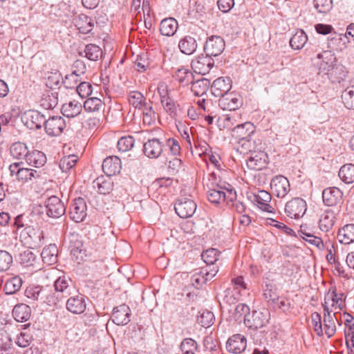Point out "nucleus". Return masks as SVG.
Here are the masks:
<instances>
[{
	"label": "nucleus",
	"instance_id": "obj_1",
	"mask_svg": "<svg viewBox=\"0 0 354 354\" xmlns=\"http://www.w3.org/2000/svg\"><path fill=\"white\" fill-rule=\"evenodd\" d=\"M70 281L71 279L65 276L59 277L55 281V290L52 292L49 290V294L46 300L49 306H57L65 298L71 295Z\"/></svg>",
	"mask_w": 354,
	"mask_h": 354
},
{
	"label": "nucleus",
	"instance_id": "obj_2",
	"mask_svg": "<svg viewBox=\"0 0 354 354\" xmlns=\"http://www.w3.org/2000/svg\"><path fill=\"white\" fill-rule=\"evenodd\" d=\"M270 313L267 309L253 310L252 313L244 319L246 327L252 330H257L265 326L269 322Z\"/></svg>",
	"mask_w": 354,
	"mask_h": 354
},
{
	"label": "nucleus",
	"instance_id": "obj_3",
	"mask_svg": "<svg viewBox=\"0 0 354 354\" xmlns=\"http://www.w3.org/2000/svg\"><path fill=\"white\" fill-rule=\"evenodd\" d=\"M216 187L209 188L207 191V198L212 203L218 204L224 201L226 198V194L223 191V189L227 190L228 194L229 200L232 201L236 198V191L232 188H227L226 187H222L221 185L216 184Z\"/></svg>",
	"mask_w": 354,
	"mask_h": 354
},
{
	"label": "nucleus",
	"instance_id": "obj_4",
	"mask_svg": "<svg viewBox=\"0 0 354 354\" xmlns=\"http://www.w3.org/2000/svg\"><path fill=\"white\" fill-rule=\"evenodd\" d=\"M225 48V41L218 35L208 37L204 45V52L212 57L220 55Z\"/></svg>",
	"mask_w": 354,
	"mask_h": 354
},
{
	"label": "nucleus",
	"instance_id": "obj_5",
	"mask_svg": "<svg viewBox=\"0 0 354 354\" xmlns=\"http://www.w3.org/2000/svg\"><path fill=\"white\" fill-rule=\"evenodd\" d=\"M218 268L217 266H205L203 267L198 272H195L191 278L192 284L196 288H199L207 281L211 280L218 272Z\"/></svg>",
	"mask_w": 354,
	"mask_h": 354
},
{
	"label": "nucleus",
	"instance_id": "obj_6",
	"mask_svg": "<svg viewBox=\"0 0 354 354\" xmlns=\"http://www.w3.org/2000/svg\"><path fill=\"white\" fill-rule=\"evenodd\" d=\"M176 213L183 218L192 217L196 210V204L193 199L182 198L176 201L174 205Z\"/></svg>",
	"mask_w": 354,
	"mask_h": 354
},
{
	"label": "nucleus",
	"instance_id": "obj_7",
	"mask_svg": "<svg viewBox=\"0 0 354 354\" xmlns=\"http://www.w3.org/2000/svg\"><path fill=\"white\" fill-rule=\"evenodd\" d=\"M306 209V203L301 198H295L287 202L285 205V212L286 215L295 219L302 217Z\"/></svg>",
	"mask_w": 354,
	"mask_h": 354
},
{
	"label": "nucleus",
	"instance_id": "obj_8",
	"mask_svg": "<svg viewBox=\"0 0 354 354\" xmlns=\"http://www.w3.org/2000/svg\"><path fill=\"white\" fill-rule=\"evenodd\" d=\"M45 207L48 216L53 218L61 217L66 212L64 203L55 196H52L46 201Z\"/></svg>",
	"mask_w": 354,
	"mask_h": 354
},
{
	"label": "nucleus",
	"instance_id": "obj_9",
	"mask_svg": "<svg viewBox=\"0 0 354 354\" xmlns=\"http://www.w3.org/2000/svg\"><path fill=\"white\" fill-rule=\"evenodd\" d=\"M214 65L212 56L201 54L192 61L191 66L196 73L201 75L208 73Z\"/></svg>",
	"mask_w": 354,
	"mask_h": 354
},
{
	"label": "nucleus",
	"instance_id": "obj_10",
	"mask_svg": "<svg viewBox=\"0 0 354 354\" xmlns=\"http://www.w3.org/2000/svg\"><path fill=\"white\" fill-rule=\"evenodd\" d=\"M268 162L267 153L263 149H257L251 153L250 157L247 160V166L252 170H261L265 168Z\"/></svg>",
	"mask_w": 354,
	"mask_h": 354
},
{
	"label": "nucleus",
	"instance_id": "obj_11",
	"mask_svg": "<svg viewBox=\"0 0 354 354\" xmlns=\"http://www.w3.org/2000/svg\"><path fill=\"white\" fill-rule=\"evenodd\" d=\"M66 122L64 118L59 115L49 117L45 123V131L50 136H59L66 128Z\"/></svg>",
	"mask_w": 354,
	"mask_h": 354
},
{
	"label": "nucleus",
	"instance_id": "obj_12",
	"mask_svg": "<svg viewBox=\"0 0 354 354\" xmlns=\"http://www.w3.org/2000/svg\"><path fill=\"white\" fill-rule=\"evenodd\" d=\"M86 211L87 206L84 199L80 197L75 198L70 207V218L76 223L82 222L87 215Z\"/></svg>",
	"mask_w": 354,
	"mask_h": 354
},
{
	"label": "nucleus",
	"instance_id": "obj_13",
	"mask_svg": "<svg viewBox=\"0 0 354 354\" xmlns=\"http://www.w3.org/2000/svg\"><path fill=\"white\" fill-rule=\"evenodd\" d=\"M270 187L273 194L278 198H283L290 191V183L285 176L278 175L272 179Z\"/></svg>",
	"mask_w": 354,
	"mask_h": 354
},
{
	"label": "nucleus",
	"instance_id": "obj_14",
	"mask_svg": "<svg viewBox=\"0 0 354 354\" xmlns=\"http://www.w3.org/2000/svg\"><path fill=\"white\" fill-rule=\"evenodd\" d=\"M48 294V287L41 286H29L25 290V296L29 299V303L40 301L47 304L46 300Z\"/></svg>",
	"mask_w": 354,
	"mask_h": 354
},
{
	"label": "nucleus",
	"instance_id": "obj_15",
	"mask_svg": "<svg viewBox=\"0 0 354 354\" xmlns=\"http://www.w3.org/2000/svg\"><path fill=\"white\" fill-rule=\"evenodd\" d=\"M324 203L329 207L340 205L343 202V193L337 187H328L322 192Z\"/></svg>",
	"mask_w": 354,
	"mask_h": 354
},
{
	"label": "nucleus",
	"instance_id": "obj_16",
	"mask_svg": "<svg viewBox=\"0 0 354 354\" xmlns=\"http://www.w3.org/2000/svg\"><path fill=\"white\" fill-rule=\"evenodd\" d=\"M240 95L236 93H227L221 96L218 100V106L223 110L234 111L242 105Z\"/></svg>",
	"mask_w": 354,
	"mask_h": 354
},
{
	"label": "nucleus",
	"instance_id": "obj_17",
	"mask_svg": "<svg viewBox=\"0 0 354 354\" xmlns=\"http://www.w3.org/2000/svg\"><path fill=\"white\" fill-rule=\"evenodd\" d=\"M131 309L126 304H121L113 309L111 319L118 326L127 325L130 322Z\"/></svg>",
	"mask_w": 354,
	"mask_h": 354
},
{
	"label": "nucleus",
	"instance_id": "obj_18",
	"mask_svg": "<svg viewBox=\"0 0 354 354\" xmlns=\"http://www.w3.org/2000/svg\"><path fill=\"white\" fill-rule=\"evenodd\" d=\"M232 88V80L229 77L216 79L211 85L212 93L217 97L227 94Z\"/></svg>",
	"mask_w": 354,
	"mask_h": 354
},
{
	"label": "nucleus",
	"instance_id": "obj_19",
	"mask_svg": "<svg viewBox=\"0 0 354 354\" xmlns=\"http://www.w3.org/2000/svg\"><path fill=\"white\" fill-rule=\"evenodd\" d=\"M246 345V338L241 334H235L228 339L226 349L233 354H240L245 350Z\"/></svg>",
	"mask_w": 354,
	"mask_h": 354
},
{
	"label": "nucleus",
	"instance_id": "obj_20",
	"mask_svg": "<svg viewBox=\"0 0 354 354\" xmlns=\"http://www.w3.org/2000/svg\"><path fill=\"white\" fill-rule=\"evenodd\" d=\"M163 147L159 139H149L143 145V152L149 158H158L163 151Z\"/></svg>",
	"mask_w": 354,
	"mask_h": 354
},
{
	"label": "nucleus",
	"instance_id": "obj_21",
	"mask_svg": "<svg viewBox=\"0 0 354 354\" xmlns=\"http://www.w3.org/2000/svg\"><path fill=\"white\" fill-rule=\"evenodd\" d=\"M252 201L257 203L258 207L264 212L272 213L274 208L270 205L272 196L269 192L265 190H258L252 194Z\"/></svg>",
	"mask_w": 354,
	"mask_h": 354
},
{
	"label": "nucleus",
	"instance_id": "obj_22",
	"mask_svg": "<svg viewBox=\"0 0 354 354\" xmlns=\"http://www.w3.org/2000/svg\"><path fill=\"white\" fill-rule=\"evenodd\" d=\"M236 151L240 153H252L257 149H263L261 140L250 138L243 139L237 141Z\"/></svg>",
	"mask_w": 354,
	"mask_h": 354
},
{
	"label": "nucleus",
	"instance_id": "obj_23",
	"mask_svg": "<svg viewBox=\"0 0 354 354\" xmlns=\"http://www.w3.org/2000/svg\"><path fill=\"white\" fill-rule=\"evenodd\" d=\"M255 130V126L252 123L247 122L236 126L233 129L232 136L237 141L250 138L254 134Z\"/></svg>",
	"mask_w": 354,
	"mask_h": 354
},
{
	"label": "nucleus",
	"instance_id": "obj_24",
	"mask_svg": "<svg viewBox=\"0 0 354 354\" xmlns=\"http://www.w3.org/2000/svg\"><path fill=\"white\" fill-rule=\"evenodd\" d=\"M66 309L73 314H81L86 310V304L84 296L78 294L67 299Z\"/></svg>",
	"mask_w": 354,
	"mask_h": 354
},
{
	"label": "nucleus",
	"instance_id": "obj_25",
	"mask_svg": "<svg viewBox=\"0 0 354 354\" xmlns=\"http://www.w3.org/2000/svg\"><path fill=\"white\" fill-rule=\"evenodd\" d=\"M104 173L108 176H111L119 174L122 165L121 160L117 156H109L105 158L102 165Z\"/></svg>",
	"mask_w": 354,
	"mask_h": 354
},
{
	"label": "nucleus",
	"instance_id": "obj_26",
	"mask_svg": "<svg viewBox=\"0 0 354 354\" xmlns=\"http://www.w3.org/2000/svg\"><path fill=\"white\" fill-rule=\"evenodd\" d=\"M317 58L320 59L318 64L319 71L326 73L336 64V57L331 50H324L317 55Z\"/></svg>",
	"mask_w": 354,
	"mask_h": 354
},
{
	"label": "nucleus",
	"instance_id": "obj_27",
	"mask_svg": "<svg viewBox=\"0 0 354 354\" xmlns=\"http://www.w3.org/2000/svg\"><path fill=\"white\" fill-rule=\"evenodd\" d=\"M25 118L30 129H40L43 126L45 127L46 117L38 111L29 110L25 113Z\"/></svg>",
	"mask_w": 354,
	"mask_h": 354
},
{
	"label": "nucleus",
	"instance_id": "obj_28",
	"mask_svg": "<svg viewBox=\"0 0 354 354\" xmlns=\"http://www.w3.org/2000/svg\"><path fill=\"white\" fill-rule=\"evenodd\" d=\"M75 26L82 34H88L91 32L94 27V20L90 17L80 14L73 19Z\"/></svg>",
	"mask_w": 354,
	"mask_h": 354
},
{
	"label": "nucleus",
	"instance_id": "obj_29",
	"mask_svg": "<svg viewBox=\"0 0 354 354\" xmlns=\"http://www.w3.org/2000/svg\"><path fill=\"white\" fill-rule=\"evenodd\" d=\"M346 35L335 32L328 37L327 47L332 52L333 50L342 51L346 48Z\"/></svg>",
	"mask_w": 354,
	"mask_h": 354
},
{
	"label": "nucleus",
	"instance_id": "obj_30",
	"mask_svg": "<svg viewBox=\"0 0 354 354\" xmlns=\"http://www.w3.org/2000/svg\"><path fill=\"white\" fill-rule=\"evenodd\" d=\"M335 218L336 213L333 210H325L320 216L319 220V229L323 232H329L335 224Z\"/></svg>",
	"mask_w": 354,
	"mask_h": 354
},
{
	"label": "nucleus",
	"instance_id": "obj_31",
	"mask_svg": "<svg viewBox=\"0 0 354 354\" xmlns=\"http://www.w3.org/2000/svg\"><path fill=\"white\" fill-rule=\"evenodd\" d=\"M110 177L106 175V176H101L93 182V187L97 189L98 193L107 194L112 191L113 183Z\"/></svg>",
	"mask_w": 354,
	"mask_h": 354
},
{
	"label": "nucleus",
	"instance_id": "obj_32",
	"mask_svg": "<svg viewBox=\"0 0 354 354\" xmlns=\"http://www.w3.org/2000/svg\"><path fill=\"white\" fill-rule=\"evenodd\" d=\"M347 73L348 71L343 65L335 64L326 74L333 83H340L344 80Z\"/></svg>",
	"mask_w": 354,
	"mask_h": 354
},
{
	"label": "nucleus",
	"instance_id": "obj_33",
	"mask_svg": "<svg viewBox=\"0 0 354 354\" xmlns=\"http://www.w3.org/2000/svg\"><path fill=\"white\" fill-rule=\"evenodd\" d=\"M26 162L30 166L39 168L45 165L46 162V156L44 153L38 150H32L29 151Z\"/></svg>",
	"mask_w": 354,
	"mask_h": 354
},
{
	"label": "nucleus",
	"instance_id": "obj_34",
	"mask_svg": "<svg viewBox=\"0 0 354 354\" xmlns=\"http://www.w3.org/2000/svg\"><path fill=\"white\" fill-rule=\"evenodd\" d=\"M12 315L17 322H25L30 317L31 309L29 306L25 304H19L14 307Z\"/></svg>",
	"mask_w": 354,
	"mask_h": 354
},
{
	"label": "nucleus",
	"instance_id": "obj_35",
	"mask_svg": "<svg viewBox=\"0 0 354 354\" xmlns=\"http://www.w3.org/2000/svg\"><path fill=\"white\" fill-rule=\"evenodd\" d=\"M339 241L348 245L354 241V224H347L339 229L337 234Z\"/></svg>",
	"mask_w": 354,
	"mask_h": 354
},
{
	"label": "nucleus",
	"instance_id": "obj_36",
	"mask_svg": "<svg viewBox=\"0 0 354 354\" xmlns=\"http://www.w3.org/2000/svg\"><path fill=\"white\" fill-rule=\"evenodd\" d=\"M178 29V22L174 18H167L160 22V31L162 35L172 36Z\"/></svg>",
	"mask_w": 354,
	"mask_h": 354
},
{
	"label": "nucleus",
	"instance_id": "obj_37",
	"mask_svg": "<svg viewBox=\"0 0 354 354\" xmlns=\"http://www.w3.org/2000/svg\"><path fill=\"white\" fill-rule=\"evenodd\" d=\"M197 43L196 39L191 36H185L180 39L178 47L180 51L185 55H192L197 49Z\"/></svg>",
	"mask_w": 354,
	"mask_h": 354
},
{
	"label": "nucleus",
	"instance_id": "obj_38",
	"mask_svg": "<svg viewBox=\"0 0 354 354\" xmlns=\"http://www.w3.org/2000/svg\"><path fill=\"white\" fill-rule=\"evenodd\" d=\"M21 235H27L35 247L39 246L42 243V239L44 237L42 232L32 226H26L21 232Z\"/></svg>",
	"mask_w": 354,
	"mask_h": 354
},
{
	"label": "nucleus",
	"instance_id": "obj_39",
	"mask_svg": "<svg viewBox=\"0 0 354 354\" xmlns=\"http://www.w3.org/2000/svg\"><path fill=\"white\" fill-rule=\"evenodd\" d=\"M165 112L174 119L178 116V109L180 110V106L177 104L170 96L167 97L160 102Z\"/></svg>",
	"mask_w": 354,
	"mask_h": 354
},
{
	"label": "nucleus",
	"instance_id": "obj_40",
	"mask_svg": "<svg viewBox=\"0 0 354 354\" xmlns=\"http://www.w3.org/2000/svg\"><path fill=\"white\" fill-rule=\"evenodd\" d=\"M57 248L55 244H50L44 248L41 252V256L44 263L53 265L57 261Z\"/></svg>",
	"mask_w": 354,
	"mask_h": 354
},
{
	"label": "nucleus",
	"instance_id": "obj_41",
	"mask_svg": "<svg viewBox=\"0 0 354 354\" xmlns=\"http://www.w3.org/2000/svg\"><path fill=\"white\" fill-rule=\"evenodd\" d=\"M82 110L81 103L77 101H72L65 104L62 107V114L67 118H74L77 116Z\"/></svg>",
	"mask_w": 354,
	"mask_h": 354
},
{
	"label": "nucleus",
	"instance_id": "obj_42",
	"mask_svg": "<svg viewBox=\"0 0 354 354\" xmlns=\"http://www.w3.org/2000/svg\"><path fill=\"white\" fill-rule=\"evenodd\" d=\"M174 77L183 86H187L192 82L194 75L189 69L181 68L176 71Z\"/></svg>",
	"mask_w": 354,
	"mask_h": 354
},
{
	"label": "nucleus",
	"instance_id": "obj_43",
	"mask_svg": "<svg viewBox=\"0 0 354 354\" xmlns=\"http://www.w3.org/2000/svg\"><path fill=\"white\" fill-rule=\"evenodd\" d=\"M190 84H192L191 88L194 95L197 96H202L204 94H206L208 91L210 85V81L206 78H201L196 81H194L193 80Z\"/></svg>",
	"mask_w": 354,
	"mask_h": 354
},
{
	"label": "nucleus",
	"instance_id": "obj_44",
	"mask_svg": "<svg viewBox=\"0 0 354 354\" xmlns=\"http://www.w3.org/2000/svg\"><path fill=\"white\" fill-rule=\"evenodd\" d=\"M28 152L26 145L21 142H16L10 147V155L16 159L24 158L26 160Z\"/></svg>",
	"mask_w": 354,
	"mask_h": 354
},
{
	"label": "nucleus",
	"instance_id": "obj_45",
	"mask_svg": "<svg viewBox=\"0 0 354 354\" xmlns=\"http://www.w3.org/2000/svg\"><path fill=\"white\" fill-rule=\"evenodd\" d=\"M344 296V293L337 292L336 288L333 287L332 289H330L329 291L325 295L324 301L331 300L333 301L332 306L337 305L339 309L342 310L345 307V305L342 302Z\"/></svg>",
	"mask_w": 354,
	"mask_h": 354
},
{
	"label": "nucleus",
	"instance_id": "obj_46",
	"mask_svg": "<svg viewBox=\"0 0 354 354\" xmlns=\"http://www.w3.org/2000/svg\"><path fill=\"white\" fill-rule=\"evenodd\" d=\"M338 175L346 184L354 183V165L351 163L344 165L341 167Z\"/></svg>",
	"mask_w": 354,
	"mask_h": 354
},
{
	"label": "nucleus",
	"instance_id": "obj_47",
	"mask_svg": "<svg viewBox=\"0 0 354 354\" xmlns=\"http://www.w3.org/2000/svg\"><path fill=\"white\" fill-rule=\"evenodd\" d=\"M308 41V37L302 30H297L290 39V45L295 50L301 49Z\"/></svg>",
	"mask_w": 354,
	"mask_h": 354
},
{
	"label": "nucleus",
	"instance_id": "obj_48",
	"mask_svg": "<svg viewBox=\"0 0 354 354\" xmlns=\"http://www.w3.org/2000/svg\"><path fill=\"white\" fill-rule=\"evenodd\" d=\"M23 280L19 276H15L9 279L4 285V291L6 295H12L18 292L22 286Z\"/></svg>",
	"mask_w": 354,
	"mask_h": 354
},
{
	"label": "nucleus",
	"instance_id": "obj_49",
	"mask_svg": "<svg viewBox=\"0 0 354 354\" xmlns=\"http://www.w3.org/2000/svg\"><path fill=\"white\" fill-rule=\"evenodd\" d=\"M272 303L285 314L290 313L294 308L290 299L285 296L277 297L275 299H272Z\"/></svg>",
	"mask_w": 354,
	"mask_h": 354
},
{
	"label": "nucleus",
	"instance_id": "obj_50",
	"mask_svg": "<svg viewBox=\"0 0 354 354\" xmlns=\"http://www.w3.org/2000/svg\"><path fill=\"white\" fill-rule=\"evenodd\" d=\"M41 106L45 109H53L58 104V93L50 92L44 95L41 101Z\"/></svg>",
	"mask_w": 354,
	"mask_h": 354
},
{
	"label": "nucleus",
	"instance_id": "obj_51",
	"mask_svg": "<svg viewBox=\"0 0 354 354\" xmlns=\"http://www.w3.org/2000/svg\"><path fill=\"white\" fill-rule=\"evenodd\" d=\"M102 101L98 97H88L84 102V109L88 113H100L102 106Z\"/></svg>",
	"mask_w": 354,
	"mask_h": 354
},
{
	"label": "nucleus",
	"instance_id": "obj_52",
	"mask_svg": "<svg viewBox=\"0 0 354 354\" xmlns=\"http://www.w3.org/2000/svg\"><path fill=\"white\" fill-rule=\"evenodd\" d=\"M180 349L182 354H192L199 352L197 342L192 338H185L180 343Z\"/></svg>",
	"mask_w": 354,
	"mask_h": 354
},
{
	"label": "nucleus",
	"instance_id": "obj_53",
	"mask_svg": "<svg viewBox=\"0 0 354 354\" xmlns=\"http://www.w3.org/2000/svg\"><path fill=\"white\" fill-rule=\"evenodd\" d=\"M220 252L215 248H209L204 251L201 257L204 262L207 264L206 266H210L212 268L214 266V263L218 261Z\"/></svg>",
	"mask_w": 354,
	"mask_h": 354
},
{
	"label": "nucleus",
	"instance_id": "obj_54",
	"mask_svg": "<svg viewBox=\"0 0 354 354\" xmlns=\"http://www.w3.org/2000/svg\"><path fill=\"white\" fill-rule=\"evenodd\" d=\"M342 100L348 109H354V85L348 86L342 92Z\"/></svg>",
	"mask_w": 354,
	"mask_h": 354
},
{
	"label": "nucleus",
	"instance_id": "obj_55",
	"mask_svg": "<svg viewBox=\"0 0 354 354\" xmlns=\"http://www.w3.org/2000/svg\"><path fill=\"white\" fill-rule=\"evenodd\" d=\"M84 53L85 57L91 61H97L101 57L102 54V49L98 46L93 44H87L85 46Z\"/></svg>",
	"mask_w": 354,
	"mask_h": 354
},
{
	"label": "nucleus",
	"instance_id": "obj_56",
	"mask_svg": "<svg viewBox=\"0 0 354 354\" xmlns=\"http://www.w3.org/2000/svg\"><path fill=\"white\" fill-rule=\"evenodd\" d=\"M77 160L75 155L64 156L59 160V167L63 172H67L76 165Z\"/></svg>",
	"mask_w": 354,
	"mask_h": 354
},
{
	"label": "nucleus",
	"instance_id": "obj_57",
	"mask_svg": "<svg viewBox=\"0 0 354 354\" xmlns=\"http://www.w3.org/2000/svg\"><path fill=\"white\" fill-rule=\"evenodd\" d=\"M39 177V173L32 169L21 167V171L18 172V180L22 182H28Z\"/></svg>",
	"mask_w": 354,
	"mask_h": 354
},
{
	"label": "nucleus",
	"instance_id": "obj_58",
	"mask_svg": "<svg viewBox=\"0 0 354 354\" xmlns=\"http://www.w3.org/2000/svg\"><path fill=\"white\" fill-rule=\"evenodd\" d=\"M128 100L130 104L138 109H142V105L146 101L144 95L138 91H131L128 97Z\"/></svg>",
	"mask_w": 354,
	"mask_h": 354
},
{
	"label": "nucleus",
	"instance_id": "obj_59",
	"mask_svg": "<svg viewBox=\"0 0 354 354\" xmlns=\"http://www.w3.org/2000/svg\"><path fill=\"white\" fill-rule=\"evenodd\" d=\"M214 320L213 313L209 310L203 311L197 317V322L201 326L208 328L212 325Z\"/></svg>",
	"mask_w": 354,
	"mask_h": 354
},
{
	"label": "nucleus",
	"instance_id": "obj_60",
	"mask_svg": "<svg viewBox=\"0 0 354 354\" xmlns=\"http://www.w3.org/2000/svg\"><path fill=\"white\" fill-rule=\"evenodd\" d=\"M12 255L6 250H0V272L8 270L12 264Z\"/></svg>",
	"mask_w": 354,
	"mask_h": 354
},
{
	"label": "nucleus",
	"instance_id": "obj_61",
	"mask_svg": "<svg viewBox=\"0 0 354 354\" xmlns=\"http://www.w3.org/2000/svg\"><path fill=\"white\" fill-rule=\"evenodd\" d=\"M134 142V138L131 136L122 137L118 141V149L120 151L126 152L133 147Z\"/></svg>",
	"mask_w": 354,
	"mask_h": 354
},
{
	"label": "nucleus",
	"instance_id": "obj_62",
	"mask_svg": "<svg viewBox=\"0 0 354 354\" xmlns=\"http://www.w3.org/2000/svg\"><path fill=\"white\" fill-rule=\"evenodd\" d=\"M277 287L275 283L270 281L266 282L263 287V297L265 299L272 301V299L276 298L274 297L277 295Z\"/></svg>",
	"mask_w": 354,
	"mask_h": 354
},
{
	"label": "nucleus",
	"instance_id": "obj_63",
	"mask_svg": "<svg viewBox=\"0 0 354 354\" xmlns=\"http://www.w3.org/2000/svg\"><path fill=\"white\" fill-rule=\"evenodd\" d=\"M79 77L80 76L75 74V73H71V74L65 76V78L62 80V83L66 88H76L78 83L80 82Z\"/></svg>",
	"mask_w": 354,
	"mask_h": 354
},
{
	"label": "nucleus",
	"instance_id": "obj_64",
	"mask_svg": "<svg viewBox=\"0 0 354 354\" xmlns=\"http://www.w3.org/2000/svg\"><path fill=\"white\" fill-rule=\"evenodd\" d=\"M346 344L348 353L354 351V324L349 326V328L345 330Z\"/></svg>",
	"mask_w": 354,
	"mask_h": 354
}]
</instances>
